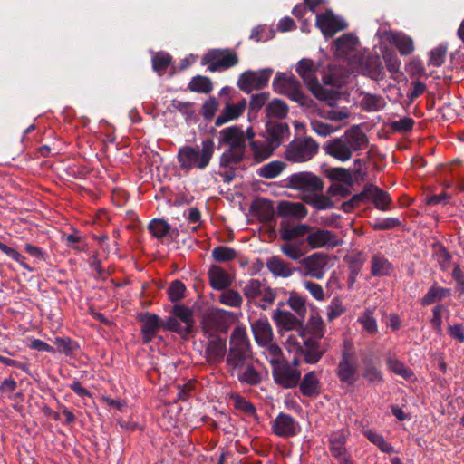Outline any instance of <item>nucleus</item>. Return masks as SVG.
Wrapping results in <instances>:
<instances>
[{
  "label": "nucleus",
  "mask_w": 464,
  "mask_h": 464,
  "mask_svg": "<svg viewBox=\"0 0 464 464\" xmlns=\"http://www.w3.org/2000/svg\"><path fill=\"white\" fill-rule=\"evenodd\" d=\"M304 201L316 208L317 210H324L333 208L334 201L324 195H314V197H307Z\"/></svg>",
  "instance_id": "56"
},
{
  "label": "nucleus",
  "mask_w": 464,
  "mask_h": 464,
  "mask_svg": "<svg viewBox=\"0 0 464 464\" xmlns=\"http://www.w3.org/2000/svg\"><path fill=\"white\" fill-rule=\"evenodd\" d=\"M185 290L186 286L181 281H173L168 288L169 299L172 303L181 300L184 297Z\"/></svg>",
  "instance_id": "61"
},
{
  "label": "nucleus",
  "mask_w": 464,
  "mask_h": 464,
  "mask_svg": "<svg viewBox=\"0 0 464 464\" xmlns=\"http://www.w3.org/2000/svg\"><path fill=\"white\" fill-rule=\"evenodd\" d=\"M271 428L279 437H291L297 433L298 425L290 415L280 413L273 420Z\"/></svg>",
  "instance_id": "22"
},
{
  "label": "nucleus",
  "mask_w": 464,
  "mask_h": 464,
  "mask_svg": "<svg viewBox=\"0 0 464 464\" xmlns=\"http://www.w3.org/2000/svg\"><path fill=\"white\" fill-rule=\"evenodd\" d=\"M266 130L267 132L266 137L277 148L280 146L283 138L289 134V127L287 123L274 121L271 120L266 123Z\"/></svg>",
  "instance_id": "35"
},
{
  "label": "nucleus",
  "mask_w": 464,
  "mask_h": 464,
  "mask_svg": "<svg viewBox=\"0 0 464 464\" xmlns=\"http://www.w3.org/2000/svg\"><path fill=\"white\" fill-rule=\"evenodd\" d=\"M272 73V69L246 71L239 76L237 86L246 93H250L254 90L263 89L268 84Z\"/></svg>",
  "instance_id": "11"
},
{
  "label": "nucleus",
  "mask_w": 464,
  "mask_h": 464,
  "mask_svg": "<svg viewBox=\"0 0 464 464\" xmlns=\"http://www.w3.org/2000/svg\"><path fill=\"white\" fill-rule=\"evenodd\" d=\"M370 334H374L377 332V322L373 316V311L367 308L357 320Z\"/></svg>",
  "instance_id": "55"
},
{
  "label": "nucleus",
  "mask_w": 464,
  "mask_h": 464,
  "mask_svg": "<svg viewBox=\"0 0 464 464\" xmlns=\"http://www.w3.org/2000/svg\"><path fill=\"white\" fill-rule=\"evenodd\" d=\"M319 150V144L311 137H301L289 142L285 150V159L293 163H303L312 160Z\"/></svg>",
  "instance_id": "5"
},
{
  "label": "nucleus",
  "mask_w": 464,
  "mask_h": 464,
  "mask_svg": "<svg viewBox=\"0 0 464 464\" xmlns=\"http://www.w3.org/2000/svg\"><path fill=\"white\" fill-rule=\"evenodd\" d=\"M392 263L382 254H376L371 258V274L372 276H388L392 274Z\"/></svg>",
  "instance_id": "37"
},
{
  "label": "nucleus",
  "mask_w": 464,
  "mask_h": 464,
  "mask_svg": "<svg viewBox=\"0 0 464 464\" xmlns=\"http://www.w3.org/2000/svg\"><path fill=\"white\" fill-rule=\"evenodd\" d=\"M349 435V430L345 429H341L330 434L329 450L339 464H353L345 447Z\"/></svg>",
  "instance_id": "13"
},
{
  "label": "nucleus",
  "mask_w": 464,
  "mask_h": 464,
  "mask_svg": "<svg viewBox=\"0 0 464 464\" xmlns=\"http://www.w3.org/2000/svg\"><path fill=\"white\" fill-rule=\"evenodd\" d=\"M280 250L286 257L294 261H300L305 254L299 243L291 241H286V243L281 245Z\"/></svg>",
  "instance_id": "49"
},
{
  "label": "nucleus",
  "mask_w": 464,
  "mask_h": 464,
  "mask_svg": "<svg viewBox=\"0 0 464 464\" xmlns=\"http://www.w3.org/2000/svg\"><path fill=\"white\" fill-rule=\"evenodd\" d=\"M148 229L157 239H162L169 232L170 226L160 218H155L149 223Z\"/></svg>",
  "instance_id": "51"
},
{
  "label": "nucleus",
  "mask_w": 464,
  "mask_h": 464,
  "mask_svg": "<svg viewBox=\"0 0 464 464\" xmlns=\"http://www.w3.org/2000/svg\"><path fill=\"white\" fill-rule=\"evenodd\" d=\"M276 213L283 218L301 220L307 216L308 210L306 207L301 202L283 200L278 202Z\"/></svg>",
  "instance_id": "21"
},
{
  "label": "nucleus",
  "mask_w": 464,
  "mask_h": 464,
  "mask_svg": "<svg viewBox=\"0 0 464 464\" xmlns=\"http://www.w3.org/2000/svg\"><path fill=\"white\" fill-rule=\"evenodd\" d=\"M252 360L253 353L246 330L243 326H237L230 335L229 349L226 359L227 371L234 375Z\"/></svg>",
  "instance_id": "3"
},
{
  "label": "nucleus",
  "mask_w": 464,
  "mask_h": 464,
  "mask_svg": "<svg viewBox=\"0 0 464 464\" xmlns=\"http://www.w3.org/2000/svg\"><path fill=\"white\" fill-rule=\"evenodd\" d=\"M211 340L206 347V358L210 363L220 362L227 352V343L224 339L219 336L210 337Z\"/></svg>",
  "instance_id": "26"
},
{
  "label": "nucleus",
  "mask_w": 464,
  "mask_h": 464,
  "mask_svg": "<svg viewBox=\"0 0 464 464\" xmlns=\"http://www.w3.org/2000/svg\"><path fill=\"white\" fill-rule=\"evenodd\" d=\"M266 267L276 277L288 278L293 276L295 268L291 264L277 256H271L266 261Z\"/></svg>",
  "instance_id": "33"
},
{
  "label": "nucleus",
  "mask_w": 464,
  "mask_h": 464,
  "mask_svg": "<svg viewBox=\"0 0 464 464\" xmlns=\"http://www.w3.org/2000/svg\"><path fill=\"white\" fill-rule=\"evenodd\" d=\"M334 43L338 53L346 55L355 50L359 41L353 34H344L338 37Z\"/></svg>",
  "instance_id": "44"
},
{
  "label": "nucleus",
  "mask_w": 464,
  "mask_h": 464,
  "mask_svg": "<svg viewBox=\"0 0 464 464\" xmlns=\"http://www.w3.org/2000/svg\"><path fill=\"white\" fill-rule=\"evenodd\" d=\"M448 52L446 45H439L430 52L428 64L435 67L441 66L445 61V56Z\"/></svg>",
  "instance_id": "59"
},
{
  "label": "nucleus",
  "mask_w": 464,
  "mask_h": 464,
  "mask_svg": "<svg viewBox=\"0 0 464 464\" xmlns=\"http://www.w3.org/2000/svg\"><path fill=\"white\" fill-rule=\"evenodd\" d=\"M303 285L316 301L323 302L324 300L325 295L321 285L313 281L304 280L303 281Z\"/></svg>",
  "instance_id": "64"
},
{
  "label": "nucleus",
  "mask_w": 464,
  "mask_h": 464,
  "mask_svg": "<svg viewBox=\"0 0 464 464\" xmlns=\"http://www.w3.org/2000/svg\"><path fill=\"white\" fill-rule=\"evenodd\" d=\"M201 63L208 65V69L213 72L237 65L238 63V57L234 51L214 49L203 55Z\"/></svg>",
  "instance_id": "7"
},
{
  "label": "nucleus",
  "mask_w": 464,
  "mask_h": 464,
  "mask_svg": "<svg viewBox=\"0 0 464 464\" xmlns=\"http://www.w3.org/2000/svg\"><path fill=\"white\" fill-rule=\"evenodd\" d=\"M208 274L210 285L216 290H223L231 285V277L220 266H212Z\"/></svg>",
  "instance_id": "36"
},
{
  "label": "nucleus",
  "mask_w": 464,
  "mask_h": 464,
  "mask_svg": "<svg viewBox=\"0 0 464 464\" xmlns=\"http://www.w3.org/2000/svg\"><path fill=\"white\" fill-rule=\"evenodd\" d=\"M188 90L192 92L208 94L213 90V83L207 76H194L188 83Z\"/></svg>",
  "instance_id": "47"
},
{
  "label": "nucleus",
  "mask_w": 464,
  "mask_h": 464,
  "mask_svg": "<svg viewBox=\"0 0 464 464\" xmlns=\"http://www.w3.org/2000/svg\"><path fill=\"white\" fill-rule=\"evenodd\" d=\"M330 256L323 252L313 253L300 260L304 269V276L321 280L329 269Z\"/></svg>",
  "instance_id": "10"
},
{
  "label": "nucleus",
  "mask_w": 464,
  "mask_h": 464,
  "mask_svg": "<svg viewBox=\"0 0 464 464\" xmlns=\"http://www.w3.org/2000/svg\"><path fill=\"white\" fill-rule=\"evenodd\" d=\"M324 150L327 155L342 162L347 161L352 158L350 150L341 140L340 137L328 140L324 144Z\"/></svg>",
  "instance_id": "29"
},
{
  "label": "nucleus",
  "mask_w": 464,
  "mask_h": 464,
  "mask_svg": "<svg viewBox=\"0 0 464 464\" xmlns=\"http://www.w3.org/2000/svg\"><path fill=\"white\" fill-rule=\"evenodd\" d=\"M221 304L230 307H240L243 303L241 295L232 289L225 290L218 297Z\"/></svg>",
  "instance_id": "53"
},
{
  "label": "nucleus",
  "mask_w": 464,
  "mask_h": 464,
  "mask_svg": "<svg viewBox=\"0 0 464 464\" xmlns=\"http://www.w3.org/2000/svg\"><path fill=\"white\" fill-rule=\"evenodd\" d=\"M385 105L386 102L382 96L372 93H362V98L360 102L361 108L368 112L378 111Z\"/></svg>",
  "instance_id": "42"
},
{
  "label": "nucleus",
  "mask_w": 464,
  "mask_h": 464,
  "mask_svg": "<svg viewBox=\"0 0 464 464\" xmlns=\"http://www.w3.org/2000/svg\"><path fill=\"white\" fill-rule=\"evenodd\" d=\"M286 181L287 188L303 192H319L324 188L322 179L309 171L294 173Z\"/></svg>",
  "instance_id": "9"
},
{
  "label": "nucleus",
  "mask_w": 464,
  "mask_h": 464,
  "mask_svg": "<svg viewBox=\"0 0 464 464\" xmlns=\"http://www.w3.org/2000/svg\"><path fill=\"white\" fill-rule=\"evenodd\" d=\"M407 72L411 77H422L426 76V70L422 65V63L418 58L411 59L405 67Z\"/></svg>",
  "instance_id": "63"
},
{
  "label": "nucleus",
  "mask_w": 464,
  "mask_h": 464,
  "mask_svg": "<svg viewBox=\"0 0 464 464\" xmlns=\"http://www.w3.org/2000/svg\"><path fill=\"white\" fill-rule=\"evenodd\" d=\"M364 435L371 442L378 446L382 451L386 453L394 452V449L392 446V444L385 441L384 438L382 435L375 433L371 430H365Z\"/></svg>",
  "instance_id": "57"
},
{
  "label": "nucleus",
  "mask_w": 464,
  "mask_h": 464,
  "mask_svg": "<svg viewBox=\"0 0 464 464\" xmlns=\"http://www.w3.org/2000/svg\"><path fill=\"white\" fill-rule=\"evenodd\" d=\"M215 153V142L212 139L202 140L200 147L182 146L177 153L180 169L186 173L192 169L203 170L210 163Z\"/></svg>",
  "instance_id": "2"
},
{
  "label": "nucleus",
  "mask_w": 464,
  "mask_h": 464,
  "mask_svg": "<svg viewBox=\"0 0 464 464\" xmlns=\"http://www.w3.org/2000/svg\"><path fill=\"white\" fill-rule=\"evenodd\" d=\"M318 64L311 59H302L296 64V72L303 79L304 84L313 95L321 101L331 102L334 100L336 92L334 90L323 87L317 79Z\"/></svg>",
  "instance_id": "4"
},
{
  "label": "nucleus",
  "mask_w": 464,
  "mask_h": 464,
  "mask_svg": "<svg viewBox=\"0 0 464 464\" xmlns=\"http://www.w3.org/2000/svg\"><path fill=\"white\" fill-rule=\"evenodd\" d=\"M285 163L281 160H273L267 164L263 165L257 170V174L261 178L271 179L280 175L285 169Z\"/></svg>",
  "instance_id": "45"
},
{
  "label": "nucleus",
  "mask_w": 464,
  "mask_h": 464,
  "mask_svg": "<svg viewBox=\"0 0 464 464\" xmlns=\"http://www.w3.org/2000/svg\"><path fill=\"white\" fill-rule=\"evenodd\" d=\"M328 178L332 180L343 182L348 186H351L353 183L351 171L341 167L330 169L328 170Z\"/></svg>",
  "instance_id": "54"
},
{
  "label": "nucleus",
  "mask_w": 464,
  "mask_h": 464,
  "mask_svg": "<svg viewBox=\"0 0 464 464\" xmlns=\"http://www.w3.org/2000/svg\"><path fill=\"white\" fill-rule=\"evenodd\" d=\"M212 257L216 262H228L237 256V251L229 246H218L212 250Z\"/></svg>",
  "instance_id": "50"
},
{
  "label": "nucleus",
  "mask_w": 464,
  "mask_h": 464,
  "mask_svg": "<svg viewBox=\"0 0 464 464\" xmlns=\"http://www.w3.org/2000/svg\"><path fill=\"white\" fill-rule=\"evenodd\" d=\"M142 323L141 334L144 343L150 342L163 325L160 318L154 314H145L142 318Z\"/></svg>",
  "instance_id": "34"
},
{
  "label": "nucleus",
  "mask_w": 464,
  "mask_h": 464,
  "mask_svg": "<svg viewBox=\"0 0 464 464\" xmlns=\"http://www.w3.org/2000/svg\"><path fill=\"white\" fill-rule=\"evenodd\" d=\"M286 304L298 317L302 320L304 319L307 313L306 298L304 296L295 291H291Z\"/></svg>",
  "instance_id": "40"
},
{
  "label": "nucleus",
  "mask_w": 464,
  "mask_h": 464,
  "mask_svg": "<svg viewBox=\"0 0 464 464\" xmlns=\"http://www.w3.org/2000/svg\"><path fill=\"white\" fill-rule=\"evenodd\" d=\"M384 37L402 56L411 55L415 50L413 39L402 32L387 31L384 33Z\"/></svg>",
  "instance_id": "20"
},
{
  "label": "nucleus",
  "mask_w": 464,
  "mask_h": 464,
  "mask_svg": "<svg viewBox=\"0 0 464 464\" xmlns=\"http://www.w3.org/2000/svg\"><path fill=\"white\" fill-rule=\"evenodd\" d=\"M265 285L258 279H250L243 287V294L248 299H255Z\"/></svg>",
  "instance_id": "60"
},
{
  "label": "nucleus",
  "mask_w": 464,
  "mask_h": 464,
  "mask_svg": "<svg viewBox=\"0 0 464 464\" xmlns=\"http://www.w3.org/2000/svg\"><path fill=\"white\" fill-rule=\"evenodd\" d=\"M450 295V290L443 287L432 286L429 289L428 293L422 297L421 304L423 305H430L436 300H440Z\"/></svg>",
  "instance_id": "52"
},
{
  "label": "nucleus",
  "mask_w": 464,
  "mask_h": 464,
  "mask_svg": "<svg viewBox=\"0 0 464 464\" xmlns=\"http://www.w3.org/2000/svg\"><path fill=\"white\" fill-rule=\"evenodd\" d=\"M274 90L295 102L305 105L309 99L302 91L299 81L292 74L278 72L273 81Z\"/></svg>",
  "instance_id": "6"
},
{
  "label": "nucleus",
  "mask_w": 464,
  "mask_h": 464,
  "mask_svg": "<svg viewBox=\"0 0 464 464\" xmlns=\"http://www.w3.org/2000/svg\"><path fill=\"white\" fill-rule=\"evenodd\" d=\"M260 347L265 349V354L272 366L285 361L283 352L279 345L274 342V339L267 343H263Z\"/></svg>",
  "instance_id": "48"
},
{
  "label": "nucleus",
  "mask_w": 464,
  "mask_h": 464,
  "mask_svg": "<svg viewBox=\"0 0 464 464\" xmlns=\"http://www.w3.org/2000/svg\"><path fill=\"white\" fill-rule=\"evenodd\" d=\"M234 375H237L240 382L250 386H256L262 382V373L256 369L253 360L247 362L244 368H240Z\"/></svg>",
  "instance_id": "28"
},
{
  "label": "nucleus",
  "mask_w": 464,
  "mask_h": 464,
  "mask_svg": "<svg viewBox=\"0 0 464 464\" xmlns=\"http://www.w3.org/2000/svg\"><path fill=\"white\" fill-rule=\"evenodd\" d=\"M312 229V227L307 224H298L296 226H290L285 222L280 223V237L285 241H293L297 238L303 237L307 235Z\"/></svg>",
  "instance_id": "32"
},
{
  "label": "nucleus",
  "mask_w": 464,
  "mask_h": 464,
  "mask_svg": "<svg viewBox=\"0 0 464 464\" xmlns=\"http://www.w3.org/2000/svg\"><path fill=\"white\" fill-rule=\"evenodd\" d=\"M387 367L391 372L402 377L406 381H412L415 378L412 370L396 357L389 356L387 358Z\"/></svg>",
  "instance_id": "41"
},
{
  "label": "nucleus",
  "mask_w": 464,
  "mask_h": 464,
  "mask_svg": "<svg viewBox=\"0 0 464 464\" xmlns=\"http://www.w3.org/2000/svg\"><path fill=\"white\" fill-rule=\"evenodd\" d=\"M266 117L269 119L282 120L288 114L287 104L279 99H274L266 107Z\"/></svg>",
  "instance_id": "43"
},
{
  "label": "nucleus",
  "mask_w": 464,
  "mask_h": 464,
  "mask_svg": "<svg viewBox=\"0 0 464 464\" xmlns=\"http://www.w3.org/2000/svg\"><path fill=\"white\" fill-rule=\"evenodd\" d=\"M272 376L274 382L284 389H292L298 385L301 379V372L292 368L289 362L285 360L272 366Z\"/></svg>",
  "instance_id": "12"
},
{
  "label": "nucleus",
  "mask_w": 464,
  "mask_h": 464,
  "mask_svg": "<svg viewBox=\"0 0 464 464\" xmlns=\"http://www.w3.org/2000/svg\"><path fill=\"white\" fill-rule=\"evenodd\" d=\"M336 375L340 382L353 385L358 379L357 356L353 349L345 347L342 351L341 359L336 368Z\"/></svg>",
  "instance_id": "8"
},
{
  "label": "nucleus",
  "mask_w": 464,
  "mask_h": 464,
  "mask_svg": "<svg viewBox=\"0 0 464 464\" xmlns=\"http://www.w3.org/2000/svg\"><path fill=\"white\" fill-rule=\"evenodd\" d=\"M340 139L350 150L352 156L353 152L365 149L369 143L367 135L358 125H353L346 130Z\"/></svg>",
  "instance_id": "16"
},
{
  "label": "nucleus",
  "mask_w": 464,
  "mask_h": 464,
  "mask_svg": "<svg viewBox=\"0 0 464 464\" xmlns=\"http://www.w3.org/2000/svg\"><path fill=\"white\" fill-rule=\"evenodd\" d=\"M316 25L324 36L332 37L337 32L346 27V23L336 17L332 11H327L316 16Z\"/></svg>",
  "instance_id": "19"
},
{
  "label": "nucleus",
  "mask_w": 464,
  "mask_h": 464,
  "mask_svg": "<svg viewBox=\"0 0 464 464\" xmlns=\"http://www.w3.org/2000/svg\"><path fill=\"white\" fill-rule=\"evenodd\" d=\"M249 151L254 161L260 163L269 159L277 149L276 145L262 134L256 138V140H251Z\"/></svg>",
  "instance_id": "17"
},
{
  "label": "nucleus",
  "mask_w": 464,
  "mask_h": 464,
  "mask_svg": "<svg viewBox=\"0 0 464 464\" xmlns=\"http://www.w3.org/2000/svg\"><path fill=\"white\" fill-rule=\"evenodd\" d=\"M246 107V101L242 99L236 104L227 103L223 109L221 114H219L216 121V126H221L227 121L237 119L242 115Z\"/></svg>",
  "instance_id": "30"
},
{
  "label": "nucleus",
  "mask_w": 464,
  "mask_h": 464,
  "mask_svg": "<svg viewBox=\"0 0 464 464\" xmlns=\"http://www.w3.org/2000/svg\"><path fill=\"white\" fill-rule=\"evenodd\" d=\"M272 319L275 322L279 334L283 331L290 332L299 328L302 329L303 327V320L300 317L283 308L275 309L272 313Z\"/></svg>",
  "instance_id": "15"
},
{
  "label": "nucleus",
  "mask_w": 464,
  "mask_h": 464,
  "mask_svg": "<svg viewBox=\"0 0 464 464\" xmlns=\"http://www.w3.org/2000/svg\"><path fill=\"white\" fill-rule=\"evenodd\" d=\"M382 55L387 71L392 74V79L398 82L399 78L403 76V72L401 71V60L396 53L388 49L382 51Z\"/></svg>",
  "instance_id": "38"
},
{
  "label": "nucleus",
  "mask_w": 464,
  "mask_h": 464,
  "mask_svg": "<svg viewBox=\"0 0 464 464\" xmlns=\"http://www.w3.org/2000/svg\"><path fill=\"white\" fill-rule=\"evenodd\" d=\"M327 350L328 346L320 342L318 338L310 337L304 340L300 354L304 356L306 363L315 364L321 360Z\"/></svg>",
  "instance_id": "18"
},
{
  "label": "nucleus",
  "mask_w": 464,
  "mask_h": 464,
  "mask_svg": "<svg viewBox=\"0 0 464 464\" xmlns=\"http://www.w3.org/2000/svg\"><path fill=\"white\" fill-rule=\"evenodd\" d=\"M311 249L334 248L342 245V240L332 231L312 227L305 239Z\"/></svg>",
  "instance_id": "14"
},
{
  "label": "nucleus",
  "mask_w": 464,
  "mask_h": 464,
  "mask_svg": "<svg viewBox=\"0 0 464 464\" xmlns=\"http://www.w3.org/2000/svg\"><path fill=\"white\" fill-rule=\"evenodd\" d=\"M222 320L223 316L219 311L207 314L202 321L204 334L208 338L216 336L215 334L222 329Z\"/></svg>",
  "instance_id": "39"
},
{
  "label": "nucleus",
  "mask_w": 464,
  "mask_h": 464,
  "mask_svg": "<svg viewBox=\"0 0 464 464\" xmlns=\"http://www.w3.org/2000/svg\"><path fill=\"white\" fill-rule=\"evenodd\" d=\"M362 74L374 81H381L385 77V71L378 55H369L361 63Z\"/></svg>",
  "instance_id": "23"
},
{
  "label": "nucleus",
  "mask_w": 464,
  "mask_h": 464,
  "mask_svg": "<svg viewBox=\"0 0 464 464\" xmlns=\"http://www.w3.org/2000/svg\"><path fill=\"white\" fill-rule=\"evenodd\" d=\"M162 328L174 332L182 337H186L190 334L188 331V326H184L175 316L168 318L167 321L163 323Z\"/></svg>",
  "instance_id": "58"
},
{
  "label": "nucleus",
  "mask_w": 464,
  "mask_h": 464,
  "mask_svg": "<svg viewBox=\"0 0 464 464\" xmlns=\"http://www.w3.org/2000/svg\"><path fill=\"white\" fill-rule=\"evenodd\" d=\"M218 144L227 149L220 156V166L230 167L241 162L246 153V137L242 127L234 125L219 131Z\"/></svg>",
  "instance_id": "1"
},
{
  "label": "nucleus",
  "mask_w": 464,
  "mask_h": 464,
  "mask_svg": "<svg viewBox=\"0 0 464 464\" xmlns=\"http://www.w3.org/2000/svg\"><path fill=\"white\" fill-rule=\"evenodd\" d=\"M364 194H366V198L372 201L376 208L382 211L389 209L392 198L386 191L370 184L364 187Z\"/></svg>",
  "instance_id": "27"
},
{
  "label": "nucleus",
  "mask_w": 464,
  "mask_h": 464,
  "mask_svg": "<svg viewBox=\"0 0 464 464\" xmlns=\"http://www.w3.org/2000/svg\"><path fill=\"white\" fill-rule=\"evenodd\" d=\"M320 372L310 371L305 373L298 383L302 395L305 397H316L321 392Z\"/></svg>",
  "instance_id": "24"
},
{
  "label": "nucleus",
  "mask_w": 464,
  "mask_h": 464,
  "mask_svg": "<svg viewBox=\"0 0 464 464\" xmlns=\"http://www.w3.org/2000/svg\"><path fill=\"white\" fill-rule=\"evenodd\" d=\"M362 376L371 385H378L384 382L382 371L375 365L372 357L362 359Z\"/></svg>",
  "instance_id": "31"
},
{
  "label": "nucleus",
  "mask_w": 464,
  "mask_h": 464,
  "mask_svg": "<svg viewBox=\"0 0 464 464\" xmlns=\"http://www.w3.org/2000/svg\"><path fill=\"white\" fill-rule=\"evenodd\" d=\"M310 126L317 135L323 137L329 136L336 130L333 125L323 122L316 119H312L310 121Z\"/></svg>",
  "instance_id": "62"
},
{
  "label": "nucleus",
  "mask_w": 464,
  "mask_h": 464,
  "mask_svg": "<svg viewBox=\"0 0 464 464\" xmlns=\"http://www.w3.org/2000/svg\"><path fill=\"white\" fill-rule=\"evenodd\" d=\"M251 330L256 343L260 346L274 339V332L267 318H259L251 324Z\"/></svg>",
  "instance_id": "25"
},
{
  "label": "nucleus",
  "mask_w": 464,
  "mask_h": 464,
  "mask_svg": "<svg viewBox=\"0 0 464 464\" xmlns=\"http://www.w3.org/2000/svg\"><path fill=\"white\" fill-rule=\"evenodd\" d=\"M172 314L177 317L184 326H188V331L192 332L195 319L193 311L184 305H175L172 309Z\"/></svg>",
  "instance_id": "46"
}]
</instances>
